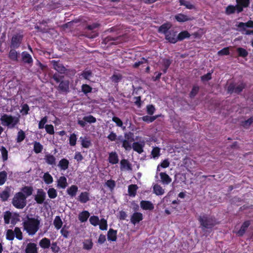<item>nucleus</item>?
<instances>
[{"mask_svg":"<svg viewBox=\"0 0 253 253\" xmlns=\"http://www.w3.org/2000/svg\"><path fill=\"white\" fill-rule=\"evenodd\" d=\"M158 115L149 116L148 115L144 116L141 118V120L147 123H150L153 122L155 120H156L158 118Z\"/></svg>","mask_w":253,"mask_h":253,"instance_id":"nucleus-38","label":"nucleus"},{"mask_svg":"<svg viewBox=\"0 0 253 253\" xmlns=\"http://www.w3.org/2000/svg\"><path fill=\"white\" fill-rule=\"evenodd\" d=\"M179 2L180 5H184L189 9H192L194 7V5L189 1H186L185 0H179Z\"/></svg>","mask_w":253,"mask_h":253,"instance_id":"nucleus-48","label":"nucleus"},{"mask_svg":"<svg viewBox=\"0 0 253 253\" xmlns=\"http://www.w3.org/2000/svg\"><path fill=\"white\" fill-rule=\"evenodd\" d=\"M91 75L92 72L90 70H84L81 74V76L85 80H88Z\"/></svg>","mask_w":253,"mask_h":253,"instance_id":"nucleus-59","label":"nucleus"},{"mask_svg":"<svg viewBox=\"0 0 253 253\" xmlns=\"http://www.w3.org/2000/svg\"><path fill=\"white\" fill-rule=\"evenodd\" d=\"M2 158L3 161H6L8 159V151L4 146H1L0 148Z\"/></svg>","mask_w":253,"mask_h":253,"instance_id":"nucleus-52","label":"nucleus"},{"mask_svg":"<svg viewBox=\"0 0 253 253\" xmlns=\"http://www.w3.org/2000/svg\"><path fill=\"white\" fill-rule=\"evenodd\" d=\"M238 56L243 58H245L248 55V52L246 49L242 47H238L237 49Z\"/></svg>","mask_w":253,"mask_h":253,"instance_id":"nucleus-42","label":"nucleus"},{"mask_svg":"<svg viewBox=\"0 0 253 253\" xmlns=\"http://www.w3.org/2000/svg\"><path fill=\"white\" fill-rule=\"evenodd\" d=\"M43 180L46 184H50L53 181L52 176L48 172L44 173Z\"/></svg>","mask_w":253,"mask_h":253,"instance_id":"nucleus-39","label":"nucleus"},{"mask_svg":"<svg viewBox=\"0 0 253 253\" xmlns=\"http://www.w3.org/2000/svg\"><path fill=\"white\" fill-rule=\"evenodd\" d=\"M77 135L74 133H72L69 137V144L71 146H74L76 144Z\"/></svg>","mask_w":253,"mask_h":253,"instance_id":"nucleus-55","label":"nucleus"},{"mask_svg":"<svg viewBox=\"0 0 253 253\" xmlns=\"http://www.w3.org/2000/svg\"><path fill=\"white\" fill-rule=\"evenodd\" d=\"M121 166L123 168H126L127 169H131V165L126 159H123L120 162Z\"/></svg>","mask_w":253,"mask_h":253,"instance_id":"nucleus-53","label":"nucleus"},{"mask_svg":"<svg viewBox=\"0 0 253 253\" xmlns=\"http://www.w3.org/2000/svg\"><path fill=\"white\" fill-rule=\"evenodd\" d=\"M246 86V84L243 82L241 83L237 86H235V84L234 83H231L227 87V91L229 94H232L234 92L239 94L243 90Z\"/></svg>","mask_w":253,"mask_h":253,"instance_id":"nucleus-6","label":"nucleus"},{"mask_svg":"<svg viewBox=\"0 0 253 253\" xmlns=\"http://www.w3.org/2000/svg\"><path fill=\"white\" fill-rule=\"evenodd\" d=\"M106 185L111 190H112L116 186V183L114 180L110 179L106 182Z\"/></svg>","mask_w":253,"mask_h":253,"instance_id":"nucleus-64","label":"nucleus"},{"mask_svg":"<svg viewBox=\"0 0 253 253\" xmlns=\"http://www.w3.org/2000/svg\"><path fill=\"white\" fill-rule=\"evenodd\" d=\"M177 32L174 30H170L165 36V39L171 43H175L177 42Z\"/></svg>","mask_w":253,"mask_h":253,"instance_id":"nucleus-10","label":"nucleus"},{"mask_svg":"<svg viewBox=\"0 0 253 253\" xmlns=\"http://www.w3.org/2000/svg\"><path fill=\"white\" fill-rule=\"evenodd\" d=\"M34 151L36 154H39L42 152L43 149V146L38 141H34Z\"/></svg>","mask_w":253,"mask_h":253,"instance_id":"nucleus-37","label":"nucleus"},{"mask_svg":"<svg viewBox=\"0 0 253 253\" xmlns=\"http://www.w3.org/2000/svg\"><path fill=\"white\" fill-rule=\"evenodd\" d=\"M22 61L25 63L32 66L33 63V59L32 56L26 51H23L21 53Z\"/></svg>","mask_w":253,"mask_h":253,"instance_id":"nucleus-12","label":"nucleus"},{"mask_svg":"<svg viewBox=\"0 0 253 253\" xmlns=\"http://www.w3.org/2000/svg\"><path fill=\"white\" fill-rule=\"evenodd\" d=\"M14 232L11 229H8L6 233V239L9 241H12L14 239Z\"/></svg>","mask_w":253,"mask_h":253,"instance_id":"nucleus-49","label":"nucleus"},{"mask_svg":"<svg viewBox=\"0 0 253 253\" xmlns=\"http://www.w3.org/2000/svg\"><path fill=\"white\" fill-rule=\"evenodd\" d=\"M53 224L57 230H59L62 227L63 222L59 216H55L53 221Z\"/></svg>","mask_w":253,"mask_h":253,"instance_id":"nucleus-36","label":"nucleus"},{"mask_svg":"<svg viewBox=\"0 0 253 253\" xmlns=\"http://www.w3.org/2000/svg\"><path fill=\"white\" fill-rule=\"evenodd\" d=\"M84 249L89 250L92 249L93 246V243L91 240H86L85 242L84 243Z\"/></svg>","mask_w":253,"mask_h":253,"instance_id":"nucleus-61","label":"nucleus"},{"mask_svg":"<svg viewBox=\"0 0 253 253\" xmlns=\"http://www.w3.org/2000/svg\"><path fill=\"white\" fill-rule=\"evenodd\" d=\"M83 120L88 123L91 124V123H95L96 122V118L93 117L92 115H88L86 116H84L83 118Z\"/></svg>","mask_w":253,"mask_h":253,"instance_id":"nucleus-50","label":"nucleus"},{"mask_svg":"<svg viewBox=\"0 0 253 253\" xmlns=\"http://www.w3.org/2000/svg\"><path fill=\"white\" fill-rule=\"evenodd\" d=\"M172 24L169 22H167L160 26L158 29V32L163 34L165 36L168 33L169 30L171 28Z\"/></svg>","mask_w":253,"mask_h":253,"instance_id":"nucleus-13","label":"nucleus"},{"mask_svg":"<svg viewBox=\"0 0 253 253\" xmlns=\"http://www.w3.org/2000/svg\"><path fill=\"white\" fill-rule=\"evenodd\" d=\"M39 218V216L35 218L30 217L27 215L26 219L23 221V226L24 229L29 235L33 236L39 230L41 223Z\"/></svg>","mask_w":253,"mask_h":253,"instance_id":"nucleus-1","label":"nucleus"},{"mask_svg":"<svg viewBox=\"0 0 253 253\" xmlns=\"http://www.w3.org/2000/svg\"><path fill=\"white\" fill-rule=\"evenodd\" d=\"M190 33L187 31H183L177 35V42L182 41L185 39H188L190 37Z\"/></svg>","mask_w":253,"mask_h":253,"instance_id":"nucleus-33","label":"nucleus"},{"mask_svg":"<svg viewBox=\"0 0 253 253\" xmlns=\"http://www.w3.org/2000/svg\"><path fill=\"white\" fill-rule=\"evenodd\" d=\"M235 7L232 5H229L226 8L225 12L227 15H230L235 12Z\"/></svg>","mask_w":253,"mask_h":253,"instance_id":"nucleus-60","label":"nucleus"},{"mask_svg":"<svg viewBox=\"0 0 253 253\" xmlns=\"http://www.w3.org/2000/svg\"><path fill=\"white\" fill-rule=\"evenodd\" d=\"M12 216L11 213L9 211H6L4 212L3 215V219L4 223L8 224L10 222V219Z\"/></svg>","mask_w":253,"mask_h":253,"instance_id":"nucleus-51","label":"nucleus"},{"mask_svg":"<svg viewBox=\"0 0 253 253\" xmlns=\"http://www.w3.org/2000/svg\"><path fill=\"white\" fill-rule=\"evenodd\" d=\"M89 222L93 226H96L99 224V219L98 216L93 215L89 218Z\"/></svg>","mask_w":253,"mask_h":253,"instance_id":"nucleus-54","label":"nucleus"},{"mask_svg":"<svg viewBox=\"0 0 253 253\" xmlns=\"http://www.w3.org/2000/svg\"><path fill=\"white\" fill-rule=\"evenodd\" d=\"M78 191V187L76 185H72L67 190V194L71 197H75Z\"/></svg>","mask_w":253,"mask_h":253,"instance_id":"nucleus-24","label":"nucleus"},{"mask_svg":"<svg viewBox=\"0 0 253 253\" xmlns=\"http://www.w3.org/2000/svg\"><path fill=\"white\" fill-rule=\"evenodd\" d=\"M57 187L64 189L68 185L67 180L66 177L62 176L57 181Z\"/></svg>","mask_w":253,"mask_h":253,"instance_id":"nucleus-19","label":"nucleus"},{"mask_svg":"<svg viewBox=\"0 0 253 253\" xmlns=\"http://www.w3.org/2000/svg\"><path fill=\"white\" fill-rule=\"evenodd\" d=\"M143 146L137 142H133L131 147L134 151L137 152L139 154H141L143 152Z\"/></svg>","mask_w":253,"mask_h":253,"instance_id":"nucleus-34","label":"nucleus"},{"mask_svg":"<svg viewBox=\"0 0 253 253\" xmlns=\"http://www.w3.org/2000/svg\"><path fill=\"white\" fill-rule=\"evenodd\" d=\"M34 191L33 188L32 186H25L21 189V192H22L27 198L31 196Z\"/></svg>","mask_w":253,"mask_h":253,"instance_id":"nucleus-30","label":"nucleus"},{"mask_svg":"<svg viewBox=\"0 0 253 253\" xmlns=\"http://www.w3.org/2000/svg\"><path fill=\"white\" fill-rule=\"evenodd\" d=\"M131 142L128 140L125 139L122 143V147L125 148L126 150H130L131 149Z\"/></svg>","mask_w":253,"mask_h":253,"instance_id":"nucleus-62","label":"nucleus"},{"mask_svg":"<svg viewBox=\"0 0 253 253\" xmlns=\"http://www.w3.org/2000/svg\"><path fill=\"white\" fill-rule=\"evenodd\" d=\"M199 89L198 85H194L189 93L190 98H193L198 94Z\"/></svg>","mask_w":253,"mask_h":253,"instance_id":"nucleus-47","label":"nucleus"},{"mask_svg":"<svg viewBox=\"0 0 253 253\" xmlns=\"http://www.w3.org/2000/svg\"><path fill=\"white\" fill-rule=\"evenodd\" d=\"M138 187L136 184H130L128 187V194L131 197H134L136 194Z\"/></svg>","mask_w":253,"mask_h":253,"instance_id":"nucleus-31","label":"nucleus"},{"mask_svg":"<svg viewBox=\"0 0 253 253\" xmlns=\"http://www.w3.org/2000/svg\"><path fill=\"white\" fill-rule=\"evenodd\" d=\"M174 19L178 22L182 23L192 21L194 19L193 17L189 16L183 13H178L174 16Z\"/></svg>","mask_w":253,"mask_h":253,"instance_id":"nucleus-14","label":"nucleus"},{"mask_svg":"<svg viewBox=\"0 0 253 253\" xmlns=\"http://www.w3.org/2000/svg\"><path fill=\"white\" fill-rule=\"evenodd\" d=\"M155 110V108L153 105H148L146 107L147 113L149 115H152L154 113Z\"/></svg>","mask_w":253,"mask_h":253,"instance_id":"nucleus-63","label":"nucleus"},{"mask_svg":"<svg viewBox=\"0 0 253 253\" xmlns=\"http://www.w3.org/2000/svg\"><path fill=\"white\" fill-rule=\"evenodd\" d=\"M81 89L82 92L85 94L91 92L92 90V88L87 84H83L81 86Z\"/></svg>","mask_w":253,"mask_h":253,"instance_id":"nucleus-45","label":"nucleus"},{"mask_svg":"<svg viewBox=\"0 0 253 253\" xmlns=\"http://www.w3.org/2000/svg\"><path fill=\"white\" fill-rule=\"evenodd\" d=\"M90 214L87 211H84L79 214V219L81 222H85L89 217Z\"/></svg>","mask_w":253,"mask_h":253,"instance_id":"nucleus-32","label":"nucleus"},{"mask_svg":"<svg viewBox=\"0 0 253 253\" xmlns=\"http://www.w3.org/2000/svg\"><path fill=\"white\" fill-rule=\"evenodd\" d=\"M140 207L144 210H152L154 207L153 204L149 201L142 200L140 203Z\"/></svg>","mask_w":253,"mask_h":253,"instance_id":"nucleus-20","label":"nucleus"},{"mask_svg":"<svg viewBox=\"0 0 253 253\" xmlns=\"http://www.w3.org/2000/svg\"><path fill=\"white\" fill-rule=\"evenodd\" d=\"M39 245L42 249H48L51 245L50 240L47 238H43L40 240Z\"/></svg>","mask_w":253,"mask_h":253,"instance_id":"nucleus-27","label":"nucleus"},{"mask_svg":"<svg viewBox=\"0 0 253 253\" xmlns=\"http://www.w3.org/2000/svg\"><path fill=\"white\" fill-rule=\"evenodd\" d=\"M15 237L19 240L23 239V234L20 228L16 227L13 231Z\"/></svg>","mask_w":253,"mask_h":253,"instance_id":"nucleus-43","label":"nucleus"},{"mask_svg":"<svg viewBox=\"0 0 253 253\" xmlns=\"http://www.w3.org/2000/svg\"><path fill=\"white\" fill-rule=\"evenodd\" d=\"M122 79L121 74H114L111 78L112 81L115 83H118Z\"/></svg>","mask_w":253,"mask_h":253,"instance_id":"nucleus-58","label":"nucleus"},{"mask_svg":"<svg viewBox=\"0 0 253 253\" xmlns=\"http://www.w3.org/2000/svg\"><path fill=\"white\" fill-rule=\"evenodd\" d=\"M26 253H38L37 245L34 243H28L25 249Z\"/></svg>","mask_w":253,"mask_h":253,"instance_id":"nucleus-18","label":"nucleus"},{"mask_svg":"<svg viewBox=\"0 0 253 253\" xmlns=\"http://www.w3.org/2000/svg\"><path fill=\"white\" fill-rule=\"evenodd\" d=\"M250 224L251 222L250 220H246L244 221L240 229L237 232L238 235L240 237L243 236Z\"/></svg>","mask_w":253,"mask_h":253,"instance_id":"nucleus-17","label":"nucleus"},{"mask_svg":"<svg viewBox=\"0 0 253 253\" xmlns=\"http://www.w3.org/2000/svg\"><path fill=\"white\" fill-rule=\"evenodd\" d=\"M44 159L48 165L53 166L56 164V158L51 154L46 155Z\"/></svg>","mask_w":253,"mask_h":253,"instance_id":"nucleus-28","label":"nucleus"},{"mask_svg":"<svg viewBox=\"0 0 253 253\" xmlns=\"http://www.w3.org/2000/svg\"><path fill=\"white\" fill-rule=\"evenodd\" d=\"M7 173L3 170L0 172V186L2 185L7 179Z\"/></svg>","mask_w":253,"mask_h":253,"instance_id":"nucleus-46","label":"nucleus"},{"mask_svg":"<svg viewBox=\"0 0 253 253\" xmlns=\"http://www.w3.org/2000/svg\"><path fill=\"white\" fill-rule=\"evenodd\" d=\"M153 191L158 196L162 195L165 192L164 189L160 185L157 184L153 186Z\"/></svg>","mask_w":253,"mask_h":253,"instance_id":"nucleus-35","label":"nucleus"},{"mask_svg":"<svg viewBox=\"0 0 253 253\" xmlns=\"http://www.w3.org/2000/svg\"><path fill=\"white\" fill-rule=\"evenodd\" d=\"M69 165V161L65 158H63L59 161L58 164V167L61 170H65L68 169Z\"/></svg>","mask_w":253,"mask_h":253,"instance_id":"nucleus-25","label":"nucleus"},{"mask_svg":"<svg viewBox=\"0 0 253 253\" xmlns=\"http://www.w3.org/2000/svg\"><path fill=\"white\" fill-rule=\"evenodd\" d=\"M160 149L158 147H154L151 152V155L154 158H158L160 156Z\"/></svg>","mask_w":253,"mask_h":253,"instance_id":"nucleus-57","label":"nucleus"},{"mask_svg":"<svg viewBox=\"0 0 253 253\" xmlns=\"http://www.w3.org/2000/svg\"><path fill=\"white\" fill-rule=\"evenodd\" d=\"M27 196L21 192L15 194L12 201L13 206L18 209H22L26 205Z\"/></svg>","mask_w":253,"mask_h":253,"instance_id":"nucleus-4","label":"nucleus"},{"mask_svg":"<svg viewBox=\"0 0 253 253\" xmlns=\"http://www.w3.org/2000/svg\"><path fill=\"white\" fill-rule=\"evenodd\" d=\"M160 176L161 181L163 183V184H169L171 182V178L166 172H161L160 173Z\"/></svg>","mask_w":253,"mask_h":253,"instance_id":"nucleus-26","label":"nucleus"},{"mask_svg":"<svg viewBox=\"0 0 253 253\" xmlns=\"http://www.w3.org/2000/svg\"><path fill=\"white\" fill-rule=\"evenodd\" d=\"M15 48H11L8 53V58L13 61H17L18 57V53L15 50Z\"/></svg>","mask_w":253,"mask_h":253,"instance_id":"nucleus-29","label":"nucleus"},{"mask_svg":"<svg viewBox=\"0 0 253 253\" xmlns=\"http://www.w3.org/2000/svg\"><path fill=\"white\" fill-rule=\"evenodd\" d=\"M99 228L101 230H106L107 229V222L104 219H101L100 223H99Z\"/></svg>","mask_w":253,"mask_h":253,"instance_id":"nucleus-56","label":"nucleus"},{"mask_svg":"<svg viewBox=\"0 0 253 253\" xmlns=\"http://www.w3.org/2000/svg\"><path fill=\"white\" fill-rule=\"evenodd\" d=\"M26 137V134L25 132L20 129L17 133V136L16 138V142L17 143H20L23 141Z\"/></svg>","mask_w":253,"mask_h":253,"instance_id":"nucleus-41","label":"nucleus"},{"mask_svg":"<svg viewBox=\"0 0 253 253\" xmlns=\"http://www.w3.org/2000/svg\"><path fill=\"white\" fill-rule=\"evenodd\" d=\"M108 161L110 164L113 165L118 163V156L116 152H112L109 153Z\"/></svg>","mask_w":253,"mask_h":253,"instance_id":"nucleus-22","label":"nucleus"},{"mask_svg":"<svg viewBox=\"0 0 253 253\" xmlns=\"http://www.w3.org/2000/svg\"><path fill=\"white\" fill-rule=\"evenodd\" d=\"M142 219V213L139 212H135L131 216L130 221L133 224L135 225L141 221Z\"/></svg>","mask_w":253,"mask_h":253,"instance_id":"nucleus-15","label":"nucleus"},{"mask_svg":"<svg viewBox=\"0 0 253 253\" xmlns=\"http://www.w3.org/2000/svg\"><path fill=\"white\" fill-rule=\"evenodd\" d=\"M0 120L3 126H7L9 128H14L19 122L18 117L6 114H3L1 116Z\"/></svg>","mask_w":253,"mask_h":253,"instance_id":"nucleus-3","label":"nucleus"},{"mask_svg":"<svg viewBox=\"0 0 253 253\" xmlns=\"http://www.w3.org/2000/svg\"><path fill=\"white\" fill-rule=\"evenodd\" d=\"M237 29L253 28V21L249 20L247 22H239L236 25Z\"/></svg>","mask_w":253,"mask_h":253,"instance_id":"nucleus-21","label":"nucleus"},{"mask_svg":"<svg viewBox=\"0 0 253 253\" xmlns=\"http://www.w3.org/2000/svg\"><path fill=\"white\" fill-rule=\"evenodd\" d=\"M47 194L50 199H55L57 196V192L54 188H49L47 190Z\"/></svg>","mask_w":253,"mask_h":253,"instance_id":"nucleus-44","label":"nucleus"},{"mask_svg":"<svg viewBox=\"0 0 253 253\" xmlns=\"http://www.w3.org/2000/svg\"><path fill=\"white\" fill-rule=\"evenodd\" d=\"M23 39V35L20 34L14 35L11 38L10 47L18 48L20 47Z\"/></svg>","mask_w":253,"mask_h":253,"instance_id":"nucleus-7","label":"nucleus"},{"mask_svg":"<svg viewBox=\"0 0 253 253\" xmlns=\"http://www.w3.org/2000/svg\"><path fill=\"white\" fill-rule=\"evenodd\" d=\"M198 220L203 230L211 229L218 223L214 217L205 214L199 216Z\"/></svg>","mask_w":253,"mask_h":253,"instance_id":"nucleus-2","label":"nucleus"},{"mask_svg":"<svg viewBox=\"0 0 253 253\" xmlns=\"http://www.w3.org/2000/svg\"><path fill=\"white\" fill-rule=\"evenodd\" d=\"M57 90L61 93H68L70 91L69 81L62 80L57 87Z\"/></svg>","mask_w":253,"mask_h":253,"instance_id":"nucleus-9","label":"nucleus"},{"mask_svg":"<svg viewBox=\"0 0 253 253\" xmlns=\"http://www.w3.org/2000/svg\"><path fill=\"white\" fill-rule=\"evenodd\" d=\"M78 200L81 203L85 204L90 200L89 193L86 191L82 192L78 197Z\"/></svg>","mask_w":253,"mask_h":253,"instance_id":"nucleus-16","label":"nucleus"},{"mask_svg":"<svg viewBox=\"0 0 253 253\" xmlns=\"http://www.w3.org/2000/svg\"><path fill=\"white\" fill-rule=\"evenodd\" d=\"M51 63L53 68L60 74H65L67 71L66 68L59 61L52 60Z\"/></svg>","mask_w":253,"mask_h":253,"instance_id":"nucleus-11","label":"nucleus"},{"mask_svg":"<svg viewBox=\"0 0 253 253\" xmlns=\"http://www.w3.org/2000/svg\"><path fill=\"white\" fill-rule=\"evenodd\" d=\"M117 231L112 228H110L107 233V239L109 241H116L117 240Z\"/></svg>","mask_w":253,"mask_h":253,"instance_id":"nucleus-23","label":"nucleus"},{"mask_svg":"<svg viewBox=\"0 0 253 253\" xmlns=\"http://www.w3.org/2000/svg\"><path fill=\"white\" fill-rule=\"evenodd\" d=\"M46 198V193L42 189H39L37 194L35 196V200L38 204H42Z\"/></svg>","mask_w":253,"mask_h":253,"instance_id":"nucleus-8","label":"nucleus"},{"mask_svg":"<svg viewBox=\"0 0 253 253\" xmlns=\"http://www.w3.org/2000/svg\"><path fill=\"white\" fill-rule=\"evenodd\" d=\"M80 139H81V145L83 147L88 148L91 145V142L90 140H89L87 138H83L82 137H81Z\"/></svg>","mask_w":253,"mask_h":253,"instance_id":"nucleus-40","label":"nucleus"},{"mask_svg":"<svg viewBox=\"0 0 253 253\" xmlns=\"http://www.w3.org/2000/svg\"><path fill=\"white\" fill-rule=\"evenodd\" d=\"M126 42V37L124 35L118 37L108 36L103 39V43L109 45H117Z\"/></svg>","mask_w":253,"mask_h":253,"instance_id":"nucleus-5","label":"nucleus"}]
</instances>
